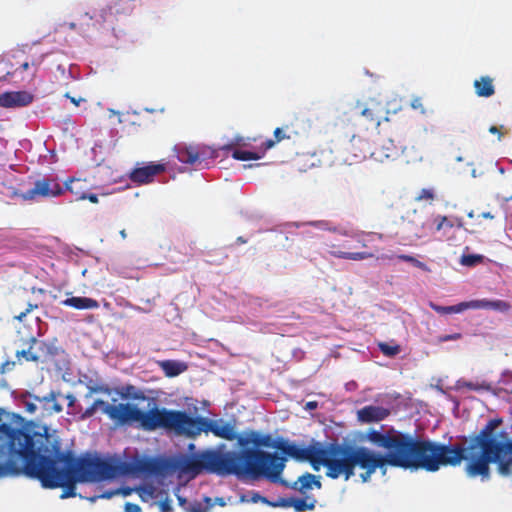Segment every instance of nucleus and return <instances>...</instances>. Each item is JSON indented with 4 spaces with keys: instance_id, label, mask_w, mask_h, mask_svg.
<instances>
[{
    "instance_id": "f257e3e1",
    "label": "nucleus",
    "mask_w": 512,
    "mask_h": 512,
    "mask_svg": "<svg viewBox=\"0 0 512 512\" xmlns=\"http://www.w3.org/2000/svg\"><path fill=\"white\" fill-rule=\"evenodd\" d=\"M496 425L497 422L490 421L465 448L418 441L410 435H401L382 438L380 446L388 450L386 455L367 447L331 444L322 445L321 449L314 451L313 456L317 459L319 471L325 467L326 476L332 479L343 476L349 480L354 475V468L359 467L364 470L360 474L361 481L366 483L377 469L385 476L388 465L411 471L423 469L436 472L441 466L456 467L466 460V475L486 481L490 478V463L498 464L502 476L512 473V440L505 432H493ZM309 456L312 455H299L300 458Z\"/></svg>"
},
{
    "instance_id": "f03ea898",
    "label": "nucleus",
    "mask_w": 512,
    "mask_h": 512,
    "mask_svg": "<svg viewBox=\"0 0 512 512\" xmlns=\"http://www.w3.org/2000/svg\"><path fill=\"white\" fill-rule=\"evenodd\" d=\"M44 434L31 437L20 430L12 438L0 459V478L25 475L38 479L43 488L61 487V499L75 497L76 483L110 481L126 475H139L136 457L86 456L73 460L60 450V441L44 426Z\"/></svg>"
},
{
    "instance_id": "7ed1b4c3",
    "label": "nucleus",
    "mask_w": 512,
    "mask_h": 512,
    "mask_svg": "<svg viewBox=\"0 0 512 512\" xmlns=\"http://www.w3.org/2000/svg\"><path fill=\"white\" fill-rule=\"evenodd\" d=\"M225 446L220 444L217 448L172 458L136 456L138 472L144 476H167L179 472L195 477L206 471L219 476L241 477L242 450L223 452Z\"/></svg>"
},
{
    "instance_id": "20e7f679",
    "label": "nucleus",
    "mask_w": 512,
    "mask_h": 512,
    "mask_svg": "<svg viewBox=\"0 0 512 512\" xmlns=\"http://www.w3.org/2000/svg\"><path fill=\"white\" fill-rule=\"evenodd\" d=\"M97 410H101L117 425L137 423L142 429L154 431L159 428L169 429L171 424L172 410L153 407L147 411L141 410L137 405L126 402L113 403L97 398L93 404L82 414V418L91 417Z\"/></svg>"
},
{
    "instance_id": "39448f33",
    "label": "nucleus",
    "mask_w": 512,
    "mask_h": 512,
    "mask_svg": "<svg viewBox=\"0 0 512 512\" xmlns=\"http://www.w3.org/2000/svg\"><path fill=\"white\" fill-rule=\"evenodd\" d=\"M170 430L189 438H195L202 432L206 434L210 432L214 436L228 441L238 440L234 421L207 417L193 418L185 412L175 410H172Z\"/></svg>"
},
{
    "instance_id": "423d86ee",
    "label": "nucleus",
    "mask_w": 512,
    "mask_h": 512,
    "mask_svg": "<svg viewBox=\"0 0 512 512\" xmlns=\"http://www.w3.org/2000/svg\"><path fill=\"white\" fill-rule=\"evenodd\" d=\"M287 460V457H280L276 453L257 449H243L241 477L253 479L264 477L273 483L287 485V482L282 478Z\"/></svg>"
},
{
    "instance_id": "0eeeda50",
    "label": "nucleus",
    "mask_w": 512,
    "mask_h": 512,
    "mask_svg": "<svg viewBox=\"0 0 512 512\" xmlns=\"http://www.w3.org/2000/svg\"><path fill=\"white\" fill-rule=\"evenodd\" d=\"M238 445L242 448H245L248 445H253L255 447H268L275 448L285 454L287 457L292 458L299 462H310L313 470L319 471V466H317V459L314 456H309L307 458H300L299 455L303 454H311L314 455V451H317L318 448H322L321 443H315L310 446H305L303 444H297L295 442H291L285 439H279L277 442H273L270 435L263 434L257 431H249L244 432L240 436H238Z\"/></svg>"
},
{
    "instance_id": "6e6552de",
    "label": "nucleus",
    "mask_w": 512,
    "mask_h": 512,
    "mask_svg": "<svg viewBox=\"0 0 512 512\" xmlns=\"http://www.w3.org/2000/svg\"><path fill=\"white\" fill-rule=\"evenodd\" d=\"M63 194V189L58 185L55 184L54 187H51V183L48 180H38L34 183L33 188L27 190L23 194V198L25 200H31L36 196H43V197H58Z\"/></svg>"
},
{
    "instance_id": "1a4fd4ad",
    "label": "nucleus",
    "mask_w": 512,
    "mask_h": 512,
    "mask_svg": "<svg viewBox=\"0 0 512 512\" xmlns=\"http://www.w3.org/2000/svg\"><path fill=\"white\" fill-rule=\"evenodd\" d=\"M33 96L26 91H9L0 94V106L4 108H19L29 105Z\"/></svg>"
},
{
    "instance_id": "9d476101",
    "label": "nucleus",
    "mask_w": 512,
    "mask_h": 512,
    "mask_svg": "<svg viewBox=\"0 0 512 512\" xmlns=\"http://www.w3.org/2000/svg\"><path fill=\"white\" fill-rule=\"evenodd\" d=\"M23 348L17 349L15 356L18 361L24 359L25 361L37 362L40 359L38 352L40 343L34 336H30L27 339L21 338Z\"/></svg>"
},
{
    "instance_id": "9b49d317",
    "label": "nucleus",
    "mask_w": 512,
    "mask_h": 512,
    "mask_svg": "<svg viewBox=\"0 0 512 512\" xmlns=\"http://www.w3.org/2000/svg\"><path fill=\"white\" fill-rule=\"evenodd\" d=\"M164 167L160 164H150L144 167L136 168L132 171L130 177L138 183H147L153 176L163 171Z\"/></svg>"
},
{
    "instance_id": "f8f14e48",
    "label": "nucleus",
    "mask_w": 512,
    "mask_h": 512,
    "mask_svg": "<svg viewBox=\"0 0 512 512\" xmlns=\"http://www.w3.org/2000/svg\"><path fill=\"white\" fill-rule=\"evenodd\" d=\"M57 394L53 391L49 392L43 397L36 396L34 400L39 402L41 409V417L51 415L52 413H58L62 410V407L56 401Z\"/></svg>"
},
{
    "instance_id": "ddd939ff",
    "label": "nucleus",
    "mask_w": 512,
    "mask_h": 512,
    "mask_svg": "<svg viewBox=\"0 0 512 512\" xmlns=\"http://www.w3.org/2000/svg\"><path fill=\"white\" fill-rule=\"evenodd\" d=\"M473 88L478 97L489 98L495 93L494 80L490 76H481L475 79Z\"/></svg>"
},
{
    "instance_id": "4468645a",
    "label": "nucleus",
    "mask_w": 512,
    "mask_h": 512,
    "mask_svg": "<svg viewBox=\"0 0 512 512\" xmlns=\"http://www.w3.org/2000/svg\"><path fill=\"white\" fill-rule=\"evenodd\" d=\"M64 306H69L77 310H94L99 307L96 300L86 297L70 296L61 301Z\"/></svg>"
},
{
    "instance_id": "2eb2a0df",
    "label": "nucleus",
    "mask_w": 512,
    "mask_h": 512,
    "mask_svg": "<svg viewBox=\"0 0 512 512\" xmlns=\"http://www.w3.org/2000/svg\"><path fill=\"white\" fill-rule=\"evenodd\" d=\"M358 418L363 422L380 421L387 415V410L376 406H367L358 411Z\"/></svg>"
},
{
    "instance_id": "dca6fc26",
    "label": "nucleus",
    "mask_w": 512,
    "mask_h": 512,
    "mask_svg": "<svg viewBox=\"0 0 512 512\" xmlns=\"http://www.w3.org/2000/svg\"><path fill=\"white\" fill-rule=\"evenodd\" d=\"M321 476L313 475L310 473H305L298 477V480L294 483L295 486H298V489L302 492L311 490L313 488H321L320 482Z\"/></svg>"
},
{
    "instance_id": "f3484780",
    "label": "nucleus",
    "mask_w": 512,
    "mask_h": 512,
    "mask_svg": "<svg viewBox=\"0 0 512 512\" xmlns=\"http://www.w3.org/2000/svg\"><path fill=\"white\" fill-rule=\"evenodd\" d=\"M174 152L184 163L194 164L199 159V153L192 146L175 147Z\"/></svg>"
},
{
    "instance_id": "a211bd4d",
    "label": "nucleus",
    "mask_w": 512,
    "mask_h": 512,
    "mask_svg": "<svg viewBox=\"0 0 512 512\" xmlns=\"http://www.w3.org/2000/svg\"><path fill=\"white\" fill-rule=\"evenodd\" d=\"M160 367L168 377H175L184 372L187 368L186 364L179 361L166 360L160 362Z\"/></svg>"
},
{
    "instance_id": "6ab92c4d",
    "label": "nucleus",
    "mask_w": 512,
    "mask_h": 512,
    "mask_svg": "<svg viewBox=\"0 0 512 512\" xmlns=\"http://www.w3.org/2000/svg\"><path fill=\"white\" fill-rule=\"evenodd\" d=\"M508 304L500 301V300H487V299H481L479 300V309H491L496 311H506L508 309Z\"/></svg>"
},
{
    "instance_id": "aec40b11",
    "label": "nucleus",
    "mask_w": 512,
    "mask_h": 512,
    "mask_svg": "<svg viewBox=\"0 0 512 512\" xmlns=\"http://www.w3.org/2000/svg\"><path fill=\"white\" fill-rule=\"evenodd\" d=\"M142 501L148 502L156 497V488L153 485H143L135 488Z\"/></svg>"
},
{
    "instance_id": "412c9836",
    "label": "nucleus",
    "mask_w": 512,
    "mask_h": 512,
    "mask_svg": "<svg viewBox=\"0 0 512 512\" xmlns=\"http://www.w3.org/2000/svg\"><path fill=\"white\" fill-rule=\"evenodd\" d=\"M263 154H258L255 152L245 151V150H235L233 152V158L239 161H250V160H259L263 157Z\"/></svg>"
},
{
    "instance_id": "4be33fe9",
    "label": "nucleus",
    "mask_w": 512,
    "mask_h": 512,
    "mask_svg": "<svg viewBox=\"0 0 512 512\" xmlns=\"http://www.w3.org/2000/svg\"><path fill=\"white\" fill-rule=\"evenodd\" d=\"M315 500H311L308 502L304 499H295L291 501V506L295 509L296 512H303L308 510H313L315 508Z\"/></svg>"
},
{
    "instance_id": "5701e85b",
    "label": "nucleus",
    "mask_w": 512,
    "mask_h": 512,
    "mask_svg": "<svg viewBox=\"0 0 512 512\" xmlns=\"http://www.w3.org/2000/svg\"><path fill=\"white\" fill-rule=\"evenodd\" d=\"M467 309H479V300L461 302L460 304L453 306L451 310H454V313H461Z\"/></svg>"
},
{
    "instance_id": "b1692460",
    "label": "nucleus",
    "mask_w": 512,
    "mask_h": 512,
    "mask_svg": "<svg viewBox=\"0 0 512 512\" xmlns=\"http://www.w3.org/2000/svg\"><path fill=\"white\" fill-rule=\"evenodd\" d=\"M483 256L480 254L473 255H462L460 263L464 266H474L483 260Z\"/></svg>"
},
{
    "instance_id": "393cba45",
    "label": "nucleus",
    "mask_w": 512,
    "mask_h": 512,
    "mask_svg": "<svg viewBox=\"0 0 512 512\" xmlns=\"http://www.w3.org/2000/svg\"><path fill=\"white\" fill-rule=\"evenodd\" d=\"M379 349L387 356H394L399 352V346H392L388 343H379Z\"/></svg>"
},
{
    "instance_id": "a878e982",
    "label": "nucleus",
    "mask_w": 512,
    "mask_h": 512,
    "mask_svg": "<svg viewBox=\"0 0 512 512\" xmlns=\"http://www.w3.org/2000/svg\"><path fill=\"white\" fill-rule=\"evenodd\" d=\"M341 256L344 257V258H347V259L359 261V260H363L365 258H368L371 255L368 254V253H365V252H356V253L344 252V253H342Z\"/></svg>"
},
{
    "instance_id": "bb28decb",
    "label": "nucleus",
    "mask_w": 512,
    "mask_h": 512,
    "mask_svg": "<svg viewBox=\"0 0 512 512\" xmlns=\"http://www.w3.org/2000/svg\"><path fill=\"white\" fill-rule=\"evenodd\" d=\"M398 258L401 260H404V261H408V262L412 263L414 266H416L422 270L429 271L428 267L424 263L418 261L417 259H415L412 256L400 255V256H398Z\"/></svg>"
},
{
    "instance_id": "cd10ccee",
    "label": "nucleus",
    "mask_w": 512,
    "mask_h": 512,
    "mask_svg": "<svg viewBox=\"0 0 512 512\" xmlns=\"http://www.w3.org/2000/svg\"><path fill=\"white\" fill-rule=\"evenodd\" d=\"M24 405H25L26 412H28L30 414L39 412V415L41 416L40 405H39V402H37L36 400H35V402L27 401V402H25Z\"/></svg>"
},
{
    "instance_id": "c85d7f7f",
    "label": "nucleus",
    "mask_w": 512,
    "mask_h": 512,
    "mask_svg": "<svg viewBox=\"0 0 512 512\" xmlns=\"http://www.w3.org/2000/svg\"><path fill=\"white\" fill-rule=\"evenodd\" d=\"M95 393H102V394H106L108 396L110 395V391L108 389H104L101 387H88V391L85 394V398L88 399V398L92 397V395Z\"/></svg>"
},
{
    "instance_id": "c756f323",
    "label": "nucleus",
    "mask_w": 512,
    "mask_h": 512,
    "mask_svg": "<svg viewBox=\"0 0 512 512\" xmlns=\"http://www.w3.org/2000/svg\"><path fill=\"white\" fill-rule=\"evenodd\" d=\"M205 502L209 507H213L214 505L223 507L226 505V501L223 497H215L214 499L206 497Z\"/></svg>"
},
{
    "instance_id": "7c9ffc66",
    "label": "nucleus",
    "mask_w": 512,
    "mask_h": 512,
    "mask_svg": "<svg viewBox=\"0 0 512 512\" xmlns=\"http://www.w3.org/2000/svg\"><path fill=\"white\" fill-rule=\"evenodd\" d=\"M161 512H170L172 510V500L170 498H166L157 503Z\"/></svg>"
},
{
    "instance_id": "2f4dec72",
    "label": "nucleus",
    "mask_w": 512,
    "mask_h": 512,
    "mask_svg": "<svg viewBox=\"0 0 512 512\" xmlns=\"http://www.w3.org/2000/svg\"><path fill=\"white\" fill-rule=\"evenodd\" d=\"M434 198L433 192L431 190L423 189L421 192L415 197L416 201L422 200H430L432 201Z\"/></svg>"
},
{
    "instance_id": "473e14b6",
    "label": "nucleus",
    "mask_w": 512,
    "mask_h": 512,
    "mask_svg": "<svg viewBox=\"0 0 512 512\" xmlns=\"http://www.w3.org/2000/svg\"><path fill=\"white\" fill-rule=\"evenodd\" d=\"M118 495L117 494V489L115 490H110V491H106L98 496H94L92 498H90V501L91 502H95L97 499H110L112 498L113 496H116Z\"/></svg>"
},
{
    "instance_id": "72a5a7b5",
    "label": "nucleus",
    "mask_w": 512,
    "mask_h": 512,
    "mask_svg": "<svg viewBox=\"0 0 512 512\" xmlns=\"http://www.w3.org/2000/svg\"><path fill=\"white\" fill-rule=\"evenodd\" d=\"M76 182H80V179L69 178L64 182V185L66 189L71 191L72 193H78V189L74 186V183Z\"/></svg>"
},
{
    "instance_id": "f704fd0d",
    "label": "nucleus",
    "mask_w": 512,
    "mask_h": 512,
    "mask_svg": "<svg viewBox=\"0 0 512 512\" xmlns=\"http://www.w3.org/2000/svg\"><path fill=\"white\" fill-rule=\"evenodd\" d=\"M431 308L441 314L454 313V310H451L453 308V306L442 307V306H438L436 304H431Z\"/></svg>"
},
{
    "instance_id": "c9c22d12",
    "label": "nucleus",
    "mask_w": 512,
    "mask_h": 512,
    "mask_svg": "<svg viewBox=\"0 0 512 512\" xmlns=\"http://www.w3.org/2000/svg\"><path fill=\"white\" fill-rule=\"evenodd\" d=\"M37 305H33L31 303H29L27 305V308L25 309L24 312H21L20 314L14 316V319L18 320V321H22V319L29 313L31 312L34 308H36Z\"/></svg>"
},
{
    "instance_id": "e433bc0d",
    "label": "nucleus",
    "mask_w": 512,
    "mask_h": 512,
    "mask_svg": "<svg viewBox=\"0 0 512 512\" xmlns=\"http://www.w3.org/2000/svg\"><path fill=\"white\" fill-rule=\"evenodd\" d=\"M15 366V362L7 361L5 363L0 364V374H4L10 370H12Z\"/></svg>"
},
{
    "instance_id": "4c0bfd02",
    "label": "nucleus",
    "mask_w": 512,
    "mask_h": 512,
    "mask_svg": "<svg viewBox=\"0 0 512 512\" xmlns=\"http://www.w3.org/2000/svg\"><path fill=\"white\" fill-rule=\"evenodd\" d=\"M411 107H412L413 109H421V112H422V113H425V109H424V107H423V105H422L421 98H419V97H415V98H413V99H412V101H411Z\"/></svg>"
},
{
    "instance_id": "58836bf2",
    "label": "nucleus",
    "mask_w": 512,
    "mask_h": 512,
    "mask_svg": "<svg viewBox=\"0 0 512 512\" xmlns=\"http://www.w3.org/2000/svg\"><path fill=\"white\" fill-rule=\"evenodd\" d=\"M274 137H275V141L277 143H279L280 141H282L283 139L286 138V134L284 133L283 129L281 128H276L274 130Z\"/></svg>"
},
{
    "instance_id": "ea45409f",
    "label": "nucleus",
    "mask_w": 512,
    "mask_h": 512,
    "mask_svg": "<svg viewBox=\"0 0 512 512\" xmlns=\"http://www.w3.org/2000/svg\"><path fill=\"white\" fill-rule=\"evenodd\" d=\"M124 512H141V508L137 504L127 502Z\"/></svg>"
},
{
    "instance_id": "a19ab883",
    "label": "nucleus",
    "mask_w": 512,
    "mask_h": 512,
    "mask_svg": "<svg viewBox=\"0 0 512 512\" xmlns=\"http://www.w3.org/2000/svg\"><path fill=\"white\" fill-rule=\"evenodd\" d=\"M134 491H135V489H132V488H118L117 494L121 495L123 497H127V496L131 495L132 492H134Z\"/></svg>"
},
{
    "instance_id": "79ce46f5",
    "label": "nucleus",
    "mask_w": 512,
    "mask_h": 512,
    "mask_svg": "<svg viewBox=\"0 0 512 512\" xmlns=\"http://www.w3.org/2000/svg\"><path fill=\"white\" fill-rule=\"evenodd\" d=\"M249 500L252 503H258V502L267 503L266 498L262 497L258 493H253L251 499H249Z\"/></svg>"
},
{
    "instance_id": "37998d69",
    "label": "nucleus",
    "mask_w": 512,
    "mask_h": 512,
    "mask_svg": "<svg viewBox=\"0 0 512 512\" xmlns=\"http://www.w3.org/2000/svg\"><path fill=\"white\" fill-rule=\"evenodd\" d=\"M79 199L80 200L88 199L91 203H94V204L98 203V197L95 194H90V195L82 194Z\"/></svg>"
},
{
    "instance_id": "c03bdc74",
    "label": "nucleus",
    "mask_w": 512,
    "mask_h": 512,
    "mask_svg": "<svg viewBox=\"0 0 512 512\" xmlns=\"http://www.w3.org/2000/svg\"><path fill=\"white\" fill-rule=\"evenodd\" d=\"M65 97H66V98H68V99H70V101H71L75 106H79V105H80V103H82V102L84 101V98H82V97H78V98H76V97H72V96H70V94H69V93H66V94H65Z\"/></svg>"
},
{
    "instance_id": "a18cd8bd",
    "label": "nucleus",
    "mask_w": 512,
    "mask_h": 512,
    "mask_svg": "<svg viewBox=\"0 0 512 512\" xmlns=\"http://www.w3.org/2000/svg\"><path fill=\"white\" fill-rule=\"evenodd\" d=\"M489 132L491 134H497L498 141H501L503 134L499 132V128L497 126H491L489 128Z\"/></svg>"
},
{
    "instance_id": "49530a36",
    "label": "nucleus",
    "mask_w": 512,
    "mask_h": 512,
    "mask_svg": "<svg viewBox=\"0 0 512 512\" xmlns=\"http://www.w3.org/2000/svg\"><path fill=\"white\" fill-rule=\"evenodd\" d=\"M66 399L68 400L69 406H73L76 401L75 397L71 394L66 395Z\"/></svg>"
},
{
    "instance_id": "de8ad7c7",
    "label": "nucleus",
    "mask_w": 512,
    "mask_h": 512,
    "mask_svg": "<svg viewBox=\"0 0 512 512\" xmlns=\"http://www.w3.org/2000/svg\"><path fill=\"white\" fill-rule=\"evenodd\" d=\"M178 492H179V489L175 490L174 494H175V496L177 497V499H178V501H179V504H180V505H184V504H185V502H186V500H185L184 498H182V497L178 494Z\"/></svg>"
},
{
    "instance_id": "09e8293b",
    "label": "nucleus",
    "mask_w": 512,
    "mask_h": 512,
    "mask_svg": "<svg viewBox=\"0 0 512 512\" xmlns=\"http://www.w3.org/2000/svg\"><path fill=\"white\" fill-rule=\"evenodd\" d=\"M276 143L277 142L275 140H268L265 143V147H266V149H271L276 145Z\"/></svg>"
},
{
    "instance_id": "8fccbe9b",
    "label": "nucleus",
    "mask_w": 512,
    "mask_h": 512,
    "mask_svg": "<svg viewBox=\"0 0 512 512\" xmlns=\"http://www.w3.org/2000/svg\"><path fill=\"white\" fill-rule=\"evenodd\" d=\"M446 222H447V218H446V217H443V218L441 219V221H440V222L438 223V225H437V230H441V229L444 227V225H445V223H446Z\"/></svg>"
},
{
    "instance_id": "3c124183",
    "label": "nucleus",
    "mask_w": 512,
    "mask_h": 512,
    "mask_svg": "<svg viewBox=\"0 0 512 512\" xmlns=\"http://www.w3.org/2000/svg\"><path fill=\"white\" fill-rule=\"evenodd\" d=\"M459 336H460L459 334L448 335V336H445L443 338V340H454V339H458Z\"/></svg>"
},
{
    "instance_id": "603ef678",
    "label": "nucleus",
    "mask_w": 512,
    "mask_h": 512,
    "mask_svg": "<svg viewBox=\"0 0 512 512\" xmlns=\"http://www.w3.org/2000/svg\"><path fill=\"white\" fill-rule=\"evenodd\" d=\"M315 407H316V402H308L306 404V409H308V410L314 409Z\"/></svg>"
},
{
    "instance_id": "864d4df0",
    "label": "nucleus",
    "mask_w": 512,
    "mask_h": 512,
    "mask_svg": "<svg viewBox=\"0 0 512 512\" xmlns=\"http://www.w3.org/2000/svg\"><path fill=\"white\" fill-rule=\"evenodd\" d=\"M108 113H109V115H110V116H113V115H120V112H119V111L114 110V109H112V108H109V109H108Z\"/></svg>"
},
{
    "instance_id": "5fc2aeb1",
    "label": "nucleus",
    "mask_w": 512,
    "mask_h": 512,
    "mask_svg": "<svg viewBox=\"0 0 512 512\" xmlns=\"http://www.w3.org/2000/svg\"><path fill=\"white\" fill-rule=\"evenodd\" d=\"M481 217L486 218V219H492L493 218V216L489 212H483L481 214Z\"/></svg>"
},
{
    "instance_id": "6e6d98bb",
    "label": "nucleus",
    "mask_w": 512,
    "mask_h": 512,
    "mask_svg": "<svg viewBox=\"0 0 512 512\" xmlns=\"http://www.w3.org/2000/svg\"><path fill=\"white\" fill-rule=\"evenodd\" d=\"M190 512H207L206 510L200 508V507H193Z\"/></svg>"
},
{
    "instance_id": "4d7b16f0",
    "label": "nucleus",
    "mask_w": 512,
    "mask_h": 512,
    "mask_svg": "<svg viewBox=\"0 0 512 512\" xmlns=\"http://www.w3.org/2000/svg\"><path fill=\"white\" fill-rule=\"evenodd\" d=\"M479 175H480V174H478V173H477V170H476V169H472V171H471V176H472L473 178H476V177H478Z\"/></svg>"
},
{
    "instance_id": "13d9d810",
    "label": "nucleus",
    "mask_w": 512,
    "mask_h": 512,
    "mask_svg": "<svg viewBox=\"0 0 512 512\" xmlns=\"http://www.w3.org/2000/svg\"><path fill=\"white\" fill-rule=\"evenodd\" d=\"M120 236L122 239H125L127 237L126 231L124 229L120 231Z\"/></svg>"
},
{
    "instance_id": "bf43d9fd",
    "label": "nucleus",
    "mask_w": 512,
    "mask_h": 512,
    "mask_svg": "<svg viewBox=\"0 0 512 512\" xmlns=\"http://www.w3.org/2000/svg\"><path fill=\"white\" fill-rule=\"evenodd\" d=\"M240 502H250V500L247 499L245 496H241Z\"/></svg>"
},
{
    "instance_id": "052dcab7",
    "label": "nucleus",
    "mask_w": 512,
    "mask_h": 512,
    "mask_svg": "<svg viewBox=\"0 0 512 512\" xmlns=\"http://www.w3.org/2000/svg\"><path fill=\"white\" fill-rule=\"evenodd\" d=\"M467 216H468L469 218H473V217H474V212H473V211H470V212L467 214Z\"/></svg>"
},
{
    "instance_id": "680f3d73",
    "label": "nucleus",
    "mask_w": 512,
    "mask_h": 512,
    "mask_svg": "<svg viewBox=\"0 0 512 512\" xmlns=\"http://www.w3.org/2000/svg\"><path fill=\"white\" fill-rule=\"evenodd\" d=\"M189 450H194L195 449V445L193 443L189 444L188 446Z\"/></svg>"
},
{
    "instance_id": "e2e57ef3",
    "label": "nucleus",
    "mask_w": 512,
    "mask_h": 512,
    "mask_svg": "<svg viewBox=\"0 0 512 512\" xmlns=\"http://www.w3.org/2000/svg\"><path fill=\"white\" fill-rule=\"evenodd\" d=\"M145 111L149 112V113H153L155 110L152 109V108H145Z\"/></svg>"
},
{
    "instance_id": "0e129e2a",
    "label": "nucleus",
    "mask_w": 512,
    "mask_h": 512,
    "mask_svg": "<svg viewBox=\"0 0 512 512\" xmlns=\"http://www.w3.org/2000/svg\"><path fill=\"white\" fill-rule=\"evenodd\" d=\"M22 67H23V69H25V70H26V69H28L29 64H28V63H24V64L22 65Z\"/></svg>"
},
{
    "instance_id": "69168bd1",
    "label": "nucleus",
    "mask_w": 512,
    "mask_h": 512,
    "mask_svg": "<svg viewBox=\"0 0 512 512\" xmlns=\"http://www.w3.org/2000/svg\"><path fill=\"white\" fill-rule=\"evenodd\" d=\"M462 160H463V159H462V157H461V156H458V157L456 158V161H458V162H460V161H462Z\"/></svg>"
},
{
    "instance_id": "338daca9",
    "label": "nucleus",
    "mask_w": 512,
    "mask_h": 512,
    "mask_svg": "<svg viewBox=\"0 0 512 512\" xmlns=\"http://www.w3.org/2000/svg\"><path fill=\"white\" fill-rule=\"evenodd\" d=\"M499 172H500L501 174H503V173H504L503 168H501V169L499 170Z\"/></svg>"
}]
</instances>
